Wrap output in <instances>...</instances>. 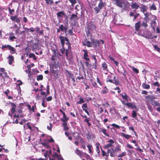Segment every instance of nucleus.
Segmentation results:
<instances>
[{"label":"nucleus","instance_id":"34","mask_svg":"<svg viewBox=\"0 0 160 160\" xmlns=\"http://www.w3.org/2000/svg\"><path fill=\"white\" fill-rule=\"evenodd\" d=\"M78 97H80L79 98V101L77 102V104H81L82 103H84L85 102L84 99L82 98L81 97H80V96H78Z\"/></svg>","mask_w":160,"mask_h":160},{"label":"nucleus","instance_id":"33","mask_svg":"<svg viewBox=\"0 0 160 160\" xmlns=\"http://www.w3.org/2000/svg\"><path fill=\"white\" fill-rule=\"evenodd\" d=\"M156 23L154 20L152 21L151 22V27L154 30L156 28Z\"/></svg>","mask_w":160,"mask_h":160},{"label":"nucleus","instance_id":"21","mask_svg":"<svg viewBox=\"0 0 160 160\" xmlns=\"http://www.w3.org/2000/svg\"><path fill=\"white\" fill-rule=\"evenodd\" d=\"M139 8L141 11L143 13L147 11L148 8L147 6L143 4L142 5V6Z\"/></svg>","mask_w":160,"mask_h":160},{"label":"nucleus","instance_id":"48","mask_svg":"<svg viewBox=\"0 0 160 160\" xmlns=\"http://www.w3.org/2000/svg\"><path fill=\"white\" fill-rule=\"evenodd\" d=\"M97 146L96 147V152L98 153L99 154L100 153V150L99 148V146L100 145V144L98 142L96 143Z\"/></svg>","mask_w":160,"mask_h":160},{"label":"nucleus","instance_id":"31","mask_svg":"<svg viewBox=\"0 0 160 160\" xmlns=\"http://www.w3.org/2000/svg\"><path fill=\"white\" fill-rule=\"evenodd\" d=\"M142 87L145 89H149L150 88V86L149 84H147L146 83H143L142 85Z\"/></svg>","mask_w":160,"mask_h":160},{"label":"nucleus","instance_id":"2","mask_svg":"<svg viewBox=\"0 0 160 160\" xmlns=\"http://www.w3.org/2000/svg\"><path fill=\"white\" fill-rule=\"evenodd\" d=\"M96 28L95 24L92 22H89L87 25V27L85 28V31H87L92 32L95 30Z\"/></svg>","mask_w":160,"mask_h":160},{"label":"nucleus","instance_id":"7","mask_svg":"<svg viewBox=\"0 0 160 160\" xmlns=\"http://www.w3.org/2000/svg\"><path fill=\"white\" fill-rule=\"evenodd\" d=\"M114 2V4L117 6L121 8H123V5L124 4V2L120 0H116Z\"/></svg>","mask_w":160,"mask_h":160},{"label":"nucleus","instance_id":"20","mask_svg":"<svg viewBox=\"0 0 160 160\" xmlns=\"http://www.w3.org/2000/svg\"><path fill=\"white\" fill-rule=\"evenodd\" d=\"M101 67L103 71H108V66L105 62H104L102 64Z\"/></svg>","mask_w":160,"mask_h":160},{"label":"nucleus","instance_id":"30","mask_svg":"<svg viewBox=\"0 0 160 160\" xmlns=\"http://www.w3.org/2000/svg\"><path fill=\"white\" fill-rule=\"evenodd\" d=\"M62 126L63 128V130L64 131H67L69 129V127L67 126L66 122H63Z\"/></svg>","mask_w":160,"mask_h":160},{"label":"nucleus","instance_id":"14","mask_svg":"<svg viewBox=\"0 0 160 160\" xmlns=\"http://www.w3.org/2000/svg\"><path fill=\"white\" fill-rule=\"evenodd\" d=\"M82 110L84 111L85 112L87 113V114L88 115H89V112L88 111V105L87 103H84L82 104Z\"/></svg>","mask_w":160,"mask_h":160},{"label":"nucleus","instance_id":"42","mask_svg":"<svg viewBox=\"0 0 160 160\" xmlns=\"http://www.w3.org/2000/svg\"><path fill=\"white\" fill-rule=\"evenodd\" d=\"M46 4L52 5L53 3V1L52 0H45Z\"/></svg>","mask_w":160,"mask_h":160},{"label":"nucleus","instance_id":"12","mask_svg":"<svg viewBox=\"0 0 160 160\" xmlns=\"http://www.w3.org/2000/svg\"><path fill=\"white\" fill-rule=\"evenodd\" d=\"M82 51L84 53L83 55V59L87 61H89L90 59L88 58L89 56L87 51L85 49H83Z\"/></svg>","mask_w":160,"mask_h":160},{"label":"nucleus","instance_id":"3","mask_svg":"<svg viewBox=\"0 0 160 160\" xmlns=\"http://www.w3.org/2000/svg\"><path fill=\"white\" fill-rule=\"evenodd\" d=\"M1 49L4 51L6 50V49H8L10 51V52L12 54H14L16 52L15 49L9 45H2Z\"/></svg>","mask_w":160,"mask_h":160},{"label":"nucleus","instance_id":"56","mask_svg":"<svg viewBox=\"0 0 160 160\" xmlns=\"http://www.w3.org/2000/svg\"><path fill=\"white\" fill-rule=\"evenodd\" d=\"M150 9L155 10L157 9V8L154 4L153 3L150 7Z\"/></svg>","mask_w":160,"mask_h":160},{"label":"nucleus","instance_id":"25","mask_svg":"<svg viewBox=\"0 0 160 160\" xmlns=\"http://www.w3.org/2000/svg\"><path fill=\"white\" fill-rule=\"evenodd\" d=\"M86 35L87 37V39H90L91 41L92 39V35L91 34V32H88V31H85Z\"/></svg>","mask_w":160,"mask_h":160},{"label":"nucleus","instance_id":"49","mask_svg":"<svg viewBox=\"0 0 160 160\" xmlns=\"http://www.w3.org/2000/svg\"><path fill=\"white\" fill-rule=\"evenodd\" d=\"M8 9L9 13L11 15H12L13 13L15 12V10L14 9H11L9 7L8 8Z\"/></svg>","mask_w":160,"mask_h":160},{"label":"nucleus","instance_id":"38","mask_svg":"<svg viewBox=\"0 0 160 160\" xmlns=\"http://www.w3.org/2000/svg\"><path fill=\"white\" fill-rule=\"evenodd\" d=\"M112 83L114 84L117 85L120 84L119 81L116 78L113 79V82H112Z\"/></svg>","mask_w":160,"mask_h":160},{"label":"nucleus","instance_id":"24","mask_svg":"<svg viewBox=\"0 0 160 160\" xmlns=\"http://www.w3.org/2000/svg\"><path fill=\"white\" fill-rule=\"evenodd\" d=\"M8 63L10 65H12V62L14 61V57L10 55L8 57Z\"/></svg>","mask_w":160,"mask_h":160},{"label":"nucleus","instance_id":"57","mask_svg":"<svg viewBox=\"0 0 160 160\" xmlns=\"http://www.w3.org/2000/svg\"><path fill=\"white\" fill-rule=\"evenodd\" d=\"M112 143H109V144H106V145H105L104 146V148H108L110 147H112Z\"/></svg>","mask_w":160,"mask_h":160},{"label":"nucleus","instance_id":"64","mask_svg":"<svg viewBox=\"0 0 160 160\" xmlns=\"http://www.w3.org/2000/svg\"><path fill=\"white\" fill-rule=\"evenodd\" d=\"M85 65L88 67H90L92 66L91 63H90L88 62H85Z\"/></svg>","mask_w":160,"mask_h":160},{"label":"nucleus","instance_id":"41","mask_svg":"<svg viewBox=\"0 0 160 160\" xmlns=\"http://www.w3.org/2000/svg\"><path fill=\"white\" fill-rule=\"evenodd\" d=\"M29 57L30 58H32L34 60H36L37 59L34 54L33 53H30L29 55Z\"/></svg>","mask_w":160,"mask_h":160},{"label":"nucleus","instance_id":"51","mask_svg":"<svg viewBox=\"0 0 160 160\" xmlns=\"http://www.w3.org/2000/svg\"><path fill=\"white\" fill-rule=\"evenodd\" d=\"M43 79V77L42 75H39L37 78V80L38 81L42 80Z\"/></svg>","mask_w":160,"mask_h":160},{"label":"nucleus","instance_id":"13","mask_svg":"<svg viewBox=\"0 0 160 160\" xmlns=\"http://www.w3.org/2000/svg\"><path fill=\"white\" fill-rule=\"evenodd\" d=\"M91 42H92V45L93 46L96 47L99 46V41L98 40H95L93 39L91 40Z\"/></svg>","mask_w":160,"mask_h":160},{"label":"nucleus","instance_id":"44","mask_svg":"<svg viewBox=\"0 0 160 160\" xmlns=\"http://www.w3.org/2000/svg\"><path fill=\"white\" fill-rule=\"evenodd\" d=\"M87 147L88 148L89 153H90L91 155H92L93 153L92 152V150L91 149V148L92 147V145L88 144L87 145Z\"/></svg>","mask_w":160,"mask_h":160},{"label":"nucleus","instance_id":"59","mask_svg":"<svg viewBox=\"0 0 160 160\" xmlns=\"http://www.w3.org/2000/svg\"><path fill=\"white\" fill-rule=\"evenodd\" d=\"M55 72H56L53 74V76L54 78L57 79L58 78V71Z\"/></svg>","mask_w":160,"mask_h":160},{"label":"nucleus","instance_id":"60","mask_svg":"<svg viewBox=\"0 0 160 160\" xmlns=\"http://www.w3.org/2000/svg\"><path fill=\"white\" fill-rule=\"evenodd\" d=\"M122 73V74L123 76H124V78H126V75L128 74L127 72L124 69L123 72Z\"/></svg>","mask_w":160,"mask_h":160},{"label":"nucleus","instance_id":"36","mask_svg":"<svg viewBox=\"0 0 160 160\" xmlns=\"http://www.w3.org/2000/svg\"><path fill=\"white\" fill-rule=\"evenodd\" d=\"M24 105V103H21L19 104V107L20 109H19L18 110V113H21L22 112V110L21 109H23V108H22V106Z\"/></svg>","mask_w":160,"mask_h":160},{"label":"nucleus","instance_id":"61","mask_svg":"<svg viewBox=\"0 0 160 160\" xmlns=\"http://www.w3.org/2000/svg\"><path fill=\"white\" fill-rule=\"evenodd\" d=\"M68 33L70 36H72L73 35L72 29H71L68 30Z\"/></svg>","mask_w":160,"mask_h":160},{"label":"nucleus","instance_id":"53","mask_svg":"<svg viewBox=\"0 0 160 160\" xmlns=\"http://www.w3.org/2000/svg\"><path fill=\"white\" fill-rule=\"evenodd\" d=\"M71 48H68V49H66L65 50L66 51V55L67 57H68V54L69 53L70 51H71Z\"/></svg>","mask_w":160,"mask_h":160},{"label":"nucleus","instance_id":"40","mask_svg":"<svg viewBox=\"0 0 160 160\" xmlns=\"http://www.w3.org/2000/svg\"><path fill=\"white\" fill-rule=\"evenodd\" d=\"M65 72L68 74L69 77L70 78H72L74 77V75L73 74L71 73L70 72L67 70H66Z\"/></svg>","mask_w":160,"mask_h":160},{"label":"nucleus","instance_id":"52","mask_svg":"<svg viewBox=\"0 0 160 160\" xmlns=\"http://www.w3.org/2000/svg\"><path fill=\"white\" fill-rule=\"evenodd\" d=\"M58 71V70H56L55 71L53 68H52V69L51 68V69L50 70V74L51 75H53V74H54L56 72H57Z\"/></svg>","mask_w":160,"mask_h":160},{"label":"nucleus","instance_id":"63","mask_svg":"<svg viewBox=\"0 0 160 160\" xmlns=\"http://www.w3.org/2000/svg\"><path fill=\"white\" fill-rule=\"evenodd\" d=\"M101 149L102 153V157L105 156L106 155V152L104 151L102 149V148L101 147Z\"/></svg>","mask_w":160,"mask_h":160},{"label":"nucleus","instance_id":"29","mask_svg":"<svg viewBox=\"0 0 160 160\" xmlns=\"http://www.w3.org/2000/svg\"><path fill=\"white\" fill-rule=\"evenodd\" d=\"M79 76L77 77V78H76V80L78 79L79 80H80L81 79H84V78L83 76V74H82V72H79Z\"/></svg>","mask_w":160,"mask_h":160},{"label":"nucleus","instance_id":"5","mask_svg":"<svg viewBox=\"0 0 160 160\" xmlns=\"http://www.w3.org/2000/svg\"><path fill=\"white\" fill-rule=\"evenodd\" d=\"M116 78V77L113 74L110 73L108 76V78L106 80L107 82H109L110 83L113 82L112 79Z\"/></svg>","mask_w":160,"mask_h":160},{"label":"nucleus","instance_id":"37","mask_svg":"<svg viewBox=\"0 0 160 160\" xmlns=\"http://www.w3.org/2000/svg\"><path fill=\"white\" fill-rule=\"evenodd\" d=\"M94 10L96 14L98 13L101 10L98 6H96L94 8Z\"/></svg>","mask_w":160,"mask_h":160},{"label":"nucleus","instance_id":"23","mask_svg":"<svg viewBox=\"0 0 160 160\" xmlns=\"http://www.w3.org/2000/svg\"><path fill=\"white\" fill-rule=\"evenodd\" d=\"M36 32L40 35H43V30H40V28L39 27H36L35 28Z\"/></svg>","mask_w":160,"mask_h":160},{"label":"nucleus","instance_id":"54","mask_svg":"<svg viewBox=\"0 0 160 160\" xmlns=\"http://www.w3.org/2000/svg\"><path fill=\"white\" fill-rule=\"evenodd\" d=\"M132 116L133 118H135L137 117V113L135 111H133L132 113Z\"/></svg>","mask_w":160,"mask_h":160},{"label":"nucleus","instance_id":"50","mask_svg":"<svg viewBox=\"0 0 160 160\" xmlns=\"http://www.w3.org/2000/svg\"><path fill=\"white\" fill-rule=\"evenodd\" d=\"M135 146L138 147V148H136V150L137 151H138L141 152H143L142 150L140 148V147L138 146V144L137 143H136V144H135Z\"/></svg>","mask_w":160,"mask_h":160},{"label":"nucleus","instance_id":"11","mask_svg":"<svg viewBox=\"0 0 160 160\" xmlns=\"http://www.w3.org/2000/svg\"><path fill=\"white\" fill-rule=\"evenodd\" d=\"M122 102L123 104L126 105V106L129 108H136L137 107V106L134 103H130L129 102L128 103L127 102L125 103H124V101H122Z\"/></svg>","mask_w":160,"mask_h":160},{"label":"nucleus","instance_id":"43","mask_svg":"<svg viewBox=\"0 0 160 160\" xmlns=\"http://www.w3.org/2000/svg\"><path fill=\"white\" fill-rule=\"evenodd\" d=\"M25 50L26 51L25 54L26 55V56L27 57L28 54L29 52L30 51L31 49L28 48V47H26L25 48Z\"/></svg>","mask_w":160,"mask_h":160},{"label":"nucleus","instance_id":"46","mask_svg":"<svg viewBox=\"0 0 160 160\" xmlns=\"http://www.w3.org/2000/svg\"><path fill=\"white\" fill-rule=\"evenodd\" d=\"M123 99L126 100L127 101H128V96L126 94V93H124V95H121Z\"/></svg>","mask_w":160,"mask_h":160},{"label":"nucleus","instance_id":"19","mask_svg":"<svg viewBox=\"0 0 160 160\" xmlns=\"http://www.w3.org/2000/svg\"><path fill=\"white\" fill-rule=\"evenodd\" d=\"M109 153L110 156L112 157H115L117 154L115 150L113 148H112L111 150L110 149Z\"/></svg>","mask_w":160,"mask_h":160},{"label":"nucleus","instance_id":"8","mask_svg":"<svg viewBox=\"0 0 160 160\" xmlns=\"http://www.w3.org/2000/svg\"><path fill=\"white\" fill-rule=\"evenodd\" d=\"M59 38L60 40V42L62 47H63L65 45V41H68V38L66 37H64L60 35L59 37Z\"/></svg>","mask_w":160,"mask_h":160},{"label":"nucleus","instance_id":"9","mask_svg":"<svg viewBox=\"0 0 160 160\" xmlns=\"http://www.w3.org/2000/svg\"><path fill=\"white\" fill-rule=\"evenodd\" d=\"M131 7L132 9H134L135 11L140 8V5L136 2H132L131 3Z\"/></svg>","mask_w":160,"mask_h":160},{"label":"nucleus","instance_id":"1","mask_svg":"<svg viewBox=\"0 0 160 160\" xmlns=\"http://www.w3.org/2000/svg\"><path fill=\"white\" fill-rule=\"evenodd\" d=\"M155 98L154 96L150 95H148L145 97V99L147 102H150L152 105L154 106H160V103L157 101L155 100Z\"/></svg>","mask_w":160,"mask_h":160},{"label":"nucleus","instance_id":"26","mask_svg":"<svg viewBox=\"0 0 160 160\" xmlns=\"http://www.w3.org/2000/svg\"><path fill=\"white\" fill-rule=\"evenodd\" d=\"M105 3L102 2V0H100L98 5V6L101 9L102 8L105 6Z\"/></svg>","mask_w":160,"mask_h":160},{"label":"nucleus","instance_id":"47","mask_svg":"<svg viewBox=\"0 0 160 160\" xmlns=\"http://www.w3.org/2000/svg\"><path fill=\"white\" fill-rule=\"evenodd\" d=\"M133 71L134 72L136 73H139V71L137 68H135L133 66H131Z\"/></svg>","mask_w":160,"mask_h":160},{"label":"nucleus","instance_id":"35","mask_svg":"<svg viewBox=\"0 0 160 160\" xmlns=\"http://www.w3.org/2000/svg\"><path fill=\"white\" fill-rule=\"evenodd\" d=\"M68 120L69 118L66 115H65L63 116V118L61 119V121L63 122H66V121H68Z\"/></svg>","mask_w":160,"mask_h":160},{"label":"nucleus","instance_id":"4","mask_svg":"<svg viewBox=\"0 0 160 160\" xmlns=\"http://www.w3.org/2000/svg\"><path fill=\"white\" fill-rule=\"evenodd\" d=\"M142 36L147 39H149L152 38L150 32L148 30L145 31Z\"/></svg>","mask_w":160,"mask_h":160},{"label":"nucleus","instance_id":"55","mask_svg":"<svg viewBox=\"0 0 160 160\" xmlns=\"http://www.w3.org/2000/svg\"><path fill=\"white\" fill-rule=\"evenodd\" d=\"M154 49L156 50L158 52H160V48H159L158 47V46L157 45H155L154 46Z\"/></svg>","mask_w":160,"mask_h":160},{"label":"nucleus","instance_id":"45","mask_svg":"<svg viewBox=\"0 0 160 160\" xmlns=\"http://www.w3.org/2000/svg\"><path fill=\"white\" fill-rule=\"evenodd\" d=\"M42 145L44 147H45L47 148H50V146L48 144V143L47 142H42Z\"/></svg>","mask_w":160,"mask_h":160},{"label":"nucleus","instance_id":"39","mask_svg":"<svg viewBox=\"0 0 160 160\" xmlns=\"http://www.w3.org/2000/svg\"><path fill=\"white\" fill-rule=\"evenodd\" d=\"M38 48V43H34L33 44L32 46V48L33 49L36 50Z\"/></svg>","mask_w":160,"mask_h":160},{"label":"nucleus","instance_id":"62","mask_svg":"<svg viewBox=\"0 0 160 160\" xmlns=\"http://www.w3.org/2000/svg\"><path fill=\"white\" fill-rule=\"evenodd\" d=\"M72 3V5H75L77 3L76 0H68Z\"/></svg>","mask_w":160,"mask_h":160},{"label":"nucleus","instance_id":"10","mask_svg":"<svg viewBox=\"0 0 160 160\" xmlns=\"http://www.w3.org/2000/svg\"><path fill=\"white\" fill-rule=\"evenodd\" d=\"M83 45L84 46H87L88 47H92V42L89 41L87 40V39H86L82 42Z\"/></svg>","mask_w":160,"mask_h":160},{"label":"nucleus","instance_id":"16","mask_svg":"<svg viewBox=\"0 0 160 160\" xmlns=\"http://www.w3.org/2000/svg\"><path fill=\"white\" fill-rule=\"evenodd\" d=\"M59 28L61 31L64 32L66 33L68 30V27L67 26H64L62 24L59 27Z\"/></svg>","mask_w":160,"mask_h":160},{"label":"nucleus","instance_id":"18","mask_svg":"<svg viewBox=\"0 0 160 160\" xmlns=\"http://www.w3.org/2000/svg\"><path fill=\"white\" fill-rule=\"evenodd\" d=\"M78 12H76L75 14H72L70 17L71 20H77L79 19V18L78 17Z\"/></svg>","mask_w":160,"mask_h":160},{"label":"nucleus","instance_id":"58","mask_svg":"<svg viewBox=\"0 0 160 160\" xmlns=\"http://www.w3.org/2000/svg\"><path fill=\"white\" fill-rule=\"evenodd\" d=\"M67 42L66 43V44L68 45V48H71V44L69 42V39L68 38V41H66Z\"/></svg>","mask_w":160,"mask_h":160},{"label":"nucleus","instance_id":"28","mask_svg":"<svg viewBox=\"0 0 160 160\" xmlns=\"http://www.w3.org/2000/svg\"><path fill=\"white\" fill-rule=\"evenodd\" d=\"M121 135L124 137L125 138L127 139H129L130 138L132 137V136L130 135H129L128 134H126L124 133H122L121 134Z\"/></svg>","mask_w":160,"mask_h":160},{"label":"nucleus","instance_id":"6","mask_svg":"<svg viewBox=\"0 0 160 160\" xmlns=\"http://www.w3.org/2000/svg\"><path fill=\"white\" fill-rule=\"evenodd\" d=\"M10 18L12 21H14L19 23V25L20 26V20L18 18L17 15L12 16L10 17Z\"/></svg>","mask_w":160,"mask_h":160},{"label":"nucleus","instance_id":"15","mask_svg":"<svg viewBox=\"0 0 160 160\" xmlns=\"http://www.w3.org/2000/svg\"><path fill=\"white\" fill-rule=\"evenodd\" d=\"M75 153L78 156L81 158L83 157V152L79 150L78 148H76L74 151Z\"/></svg>","mask_w":160,"mask_h":160},{"label":"nucleus","instance_id":"27","mask_svg":"<svg viewBox=\"0 0 160 160\" xmlns=\"http://www.w3.org/2000/svg\"><path fill=\"white\" fill-rule=\"evenodd\" d=\"M64 13H65L62 11L58 12L56 14L57 17L58 18L60 17L63 18L64 15Z\"/></svg>","mask_w":160,"mask_h":160},{"label":"nucleus","instance_id":"17","mask_svg":"<svg viewBox=\"0 0 160 160\" xmlns=\"http://www.w3.org/2000/svg\"><path fill=\"white\" fill-rule=\"evenodd\" d=\"M141 22L140 21H138L135 24V28L137 32H138L140 30V28L141 27Z\"/></svg>","mask_w":160,"mask_h":160},{"label":"nucleus","instance_id":"22","mask_svg":"<svg viewBox=\"0 0 160 160\" xmlns=\"http://www.w3.org/2000/svg\"><path fill=\"white\" fill-rule=\"evenodd\" d=\"M99 131L102 132L103 134L105 136L108 137H109V135L107 132V130L105 128H100Z\"/></svg>","mask_w":160,"mask_h":160},{"label":"nucleus","instance_id":"32","mask_svg":"<svg viewBox=\"0 0 160 160\" xmlns=\"http://www.w3.org/2000/svg\"><path fill=\"white\" fill-rule=\"evenodd\" d=\"M109 58L110 59L111 61L113 62L114 63L116 64L117 66H118L119 64V62L114 60V59L112 57L110 56H109Z\"/></svg>","mask_w":160,"mask_h":160}]
</instances>
